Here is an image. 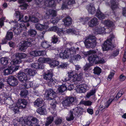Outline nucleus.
I'll use <instances>...</instances> for the list:
<instances>
[{
	"label": "nucleus",
	"mask_w": 126,
	"mask_h": 126,
	"mask_svg": "<svg viewBox=\"0 0 126 126\" xmlns=\"http://www.w3.org/2000/svg\"><path fill=\"white\" fill-rule=\"evenodd\" d=\"M47 99L49 100H52V103L51 104L52 105V107L53 110L55 109L56 107V104L57 102L56 100L54 99L56 95V93L51 89L47 90L45 93Z\"/></svg>",
	"instance_id": "f257e3e1"
},
{
	"label": "nucleus",
	"mask_w": 126,
	"mask_h": 126,
	"mask_svg": "<svg viewBox=\"0 0 126 126\" xmlns=\"http://www.w3.org/2000/svg\"><path fill=\"white\" fill-rule=\"evenodd\" d=\"M84 43L87 48L94 47L96 45L95 36L92 35H89L86 38Z\"/></svg>",
	"instance_id": "f03ea898"
},
{
	"label": "nucleus",
	"mask_w": 126,
	"mask_h": 126,
	"mask_svg": "<svg viewBox=\"0 0 126 126\" xmlns=\"http://www.w3.org/2000/svg\"><path fill=\"white\" fill-rule=\"evenodd\" d=\"M90 55L88 58V60L91 64L94 63L95 64H99L103 63L105 62L103 59L101 58L95 54H92Z\"/></svg>",
	"instance_id": "7ed1b4c3"
},
{
	"label": "nucleus",
	"mask_w": 126,
	"mask_h": 126,
	"mask_svg": "<svg viewBox=\"0 0 126 126\" xmlns=\"http://www.w3.org/2000/svg\"><path fill=\"white\" fill-rule=\"evenodd\" d=\"M76 53L75 49L73 48H71L69 50H65L63 53H61L60 56L63 59L68 58L70 55L75 54Z\"/></svg>",
	"instance_id": "20e7f679"
},
{
	"label": "nucleus",
	"mask_w": 126,
	"mask_h": 126,
	"mask_svg": "<svg viewBox=\"0 0 126 126\" xmlns=\"http://www.w3.org/2000/svg\"><path fill=\"white\" fill-rule=\"evenodd\" d=\"M25 27L24 24H18L14 26L13 30L15 34L16 35H18L24 30Z\"/></svg>",
	"instance_id": "39448f33"
},
{
	"label": "nucleus",
	"mask_w": 126,
	"mask_h": 126,
	"mask_svg": "<svg viewBox=\"0 0 126 126\" xmlns=\"http://www.w3.org/2000/svg\"><path fill=\"white\" fill-rule=\"evenodd\" d=\"M76 100V98L73 97H68L62 101V104L65 108L66 107L69 106Z\"/></svg>",
	"instance_id": "423d86ee"
},
{
	"label": "nucleus",
	"mask_w": 126,
	"mask_h": 126,
	"mask_svg": "<svg viewBox=\"0 0 126 126\" xmlns=\"http://www.w3.org/2000/svg\"><path fill=\"white\" fill-rule=\"evenodd\" d=\"M15 15L16 18H18V21L23 22H24L27 23L29 20V19L27 16H25L24 19L23 18V15L19 11H16L15 14Z\"/></svg>",
	"instance_id": "0eeeda50"
},
{
	"label": "nucleus",
	"mask_w": 126,
	"mask_h": 126,
	"mask_svg": "<svg viewBox=\"0 0 126 126\" xmlns=\"http://www.w3.org/2000/svg\"><path fill=\"white\" fill-rule=\"evenodd\" d=\"M89 89L87 85L83 84L78 85L76 89V91L79 93H84Z\"/></svg>",
	"instance_id": "6e6552de"
},
{
	"label": "nucleus",
	"mask_w": 126,
	"mask_h": 126,
	"mask_svg": "<svg viewBox=\"0 0 126 126\" xmlns=\"http://www.w3.org/2000/svg\"><path fill=\"white\" fill-rule=\"evenodd\" d=\"M7 81L9 85L13 86H15L18 84L17 79L13 76H9L8 77Z\"/></svg>",
	"instance_id": "1a4fd4ad"
},
{
	"label": "nucleus",
	"mask_w": 126,
	"mask_h": 126,
	"mask_svg": "<svg viewBox=\"0 0 126 126\" xmlns=\"http://www.w3.org/2000/svg\"><path fill=\"white\" fill-rule=\"evenodd\" d=\"M18 74V78L21 82L24 83V81L28 80V78L26 74L23 71H20Z\"/></svg>",
	"instance_id": "9d476101"
},
{
	"label": "nucleus",
	"mask_w": 126,
	"mask_h": 126,
	"mask_svg": "<svg viewBox=\"0 0 126 126\" xmlns=\"http://www.w3.org/2000/svg\"><path fill=\"white\" fill-rule=\"evenodd\" d=\"M32 45L31 41H24L21 46L19 47V49L20 50L23 51L25 50L27 47H31Z\"/></svg>",
	"instance_id": "9b49d317"
},
{
	"label": "nucleus",
	"mask_w": 126,
	"mask_h": 126,
	"mask_svg": "<svg viewBox=\"0 0 126 126\" xmlns=\"http://www.w3.org/2000/svg\"><path fill=\"white\" fill-rule=\"evenodd\" d=\"M109 29H105L103 27H96L94 29V33L95 34H101L104 32L107 33V31Z\"/></svg>",
	"instance_id": "f8f14e48"
},
{
	"label": "nucleus",
	"mask_w": 126,
	"mask_h": 126,
	"mask_svg": "<svg viewBox=\"0 0 126 126\" xmlns=\"http://www.w3.org/2000/svg\"><path fill=\"white\" fill-rule=\"evenodd\" d=\"M62 0H45L44 4L45 6L47 7H55L56 4L55 1H57L59 3Z\"/></svg>",
	"instance_id": "ddd939ff"
},
{
	"label": "nucleus",
	"mask_w": 126,
	"mask_h": 126,
	"mask_svg": "<svg viewBox=\"0 0 126 126\" xmlns=\"http://www.w3.org/2000/svg\"><path fill=\"white\" fill-rule=\"evenodd\" d=\"M109 40V39H107L102 46V47L104 51L108 50L111 49V43Z\"/></svg>",
	"instance_id": "4468645a"
},
{
	"label": "nucleus",
	"mask_w": 126,
	"mask_h": 126,
	"mask_svg": "<svg viewBox=\"0 0 126 126\" xmlns=\"http://www.w3.org/2000/svg\"><path fill=\"white\" fill-rule=\"evenodd\" d=\"M18 106L20 109H24L26 108L28 102L24 99H19L17 101Z\"/></svg>",
	"instance_id": "2eb2a0df"
},
{
	"label": "nucleus",
	"mask_w": 126,
	"mask_h": 126,
	"mask_svg": "<svg viewBox=\"0 0 126 126\" xmlns=\"http://www.w3.org/2000/svg\"><path fill=\"white\" fill-rule=\"evenodd\" d=\"M45 53V51L40 50H34L31 51L30 55L32 56L36 57L39 56H43Z\"/></svg>",
	"instance_id": "dca6fc26"
},
{
	"label": "nucleus",
	"mask_w": 126,
	"mask_h": 126,
	"mask_svg": "<svg viewBox=\"0 0 126 126\" xmlns=\"http://www.w3.org/2000/svg\"><path fill=\"white\" fill-rule=\"evenodd\" d=\"M86 8L89 13L92 15H93L95 12V9L93 3L89 4L86 7Z\"/></svg>",
	"instance_id": "f3484780"
},
{
	"label": "nucleus",
	"mask_w": 126,
	"mask_h": 126,
	"mask_svg": "<svg viewBox=\"0 0 126 126\" xmlns=\"http://www.w3.org/2000/svg\"><path fill=\"white\" fill-rule=\"evenodd\" d=\"M114 99V98L113 97L112 98H110L107 102L105 103L104 106L100 105L99 107L98 110H100V111H101L106 108H107Z\"/></svg>",
	"instance_id": "a211bd4d"
},
{
	"label": "nucleus",
	"mask_w": 126,
	"mask_h": 126,
	"mask_svg": "<svg viewBox=\"0 0 126 126\" xmlns=\"http://www.w3.org/2000/svg\"><path fill=\"white\" fill-rule=\"evenodd\" d=\"M98 23V19L94 17L88 22V25L89 27H93L97 25Z\"/></svg>",
	"instance_id": "6ab92c4d"
},
{
	"label": "nucleus",
	"mask_w": 126,
	"mask_h": 126,
	"mask_svg": "<svg viewBox=\"0 0 126 126\" xmlns=\"http://www.w3.org/2000/svg\"><path fill=\"white\" fill-rule=\"evenodd\" d=\"M105 25L108 27L109 28L113 27L114 26L113 23L110 20H106L104 22ZM112 31V29L110 28V31L107 32V33H109Z\"/></svg>",
	"instance_id": "aec40b11"
},
{
	"label": "nucleus",
	"mask_w": 126,
	"mask_h": 126,
	"mask_svg": "<svg viewBox=\"0 0 126 126\" xmlns=\"http://www.w3.org/2000/svg\"><path fill=\"white\" fill-rule=\"evenodd\" d=\"M24 71L30 76H33L37 73L35 70L31 68L26 69Z\"/></svg>",
	"instance_id": "412c9836"
},
{
	"label": "nucleus",
	"mask_w": 126,
	"mask_h": 126,
	"mask_svg": "<svg viewBox=\"0 0 126 126\" xmlns=\"http://www.w3.org/2000/svg\"><path fill=\"white\" fill-rule=\"evenodd\" d=\"M6 101L7 102L9 101V102H8V104L10 106L9 107V108L10 107V106H12V103H13V101L10 100H9L7 99H6ZM19 106H16L14 108L13 107H11V108L12 110H13V111L14 112H15V113H17L19 111Z\"/></svg>",
	"instance_id": "4be33fe9"
},
{
	"label": "nucleus",
	"mask_w": 126,
	"mask_h": 126,
	"mask_svg": "<svg viewBox=\"0 0 126 126\" xmlns=\"http://www.w3.org/2000/svg\"><path fill=\"white\" fill-rule=\"evenodd\" d=\"M63 21L65 26H69L72 23V19L71 18L68 16L63 19Z\"/></svg>",
	"instance_id": "5701e85b"
},
{
	"label": "nucleus",
	"mask_w": 126,
	"mask_h": 126,
	"mask_svg": "<svg viewBox=\"0 0 126 126\" xmlns=\"http://www.w3.org/2000/svg\"><path fill=\"white\" fill-rule=\"evenodd\" d=\"M36 111L38 113L41 115L46 114L47 113L46 109L44 106L38 108L37 109Z\"/></svg>",
	"instance_id": "b1692460"
},
{
	"label": "nucleus",
	"mask_w": 126,
	"mask_h": 126,
	"mask_svg": "<svg viewBox=\"0 0 126 126\" xmlns=\"http://www.w3.org/2000/svg\"><path fill=\"white\" fill-rule=\"evenodd\" d=\"M48 31H53L56 32L58 33L63 32L62 29L59 28L58 27L56 26H54L50 27L48 29Z\"/></svg>",
	"instance_id": "393cba45"
},
{
	"label": "nucleus",
	"mask_w": 126,
	"mask_h": 126,
	"mask_svg": "<svg viewBox=\"0 0 126 126\" xmlns=\"http://www.w3.org/2000/svg\"><path fill=\"white\" fill-rule=\"evenodd\" d=\"M71 57L69 59L70 62L73 63L74 61H78L81 58V56L78 54L73 56H71Z\"/></svg>",
	"instance_id": "a878e982"
},
{
	"label": "nucleus",
	"mask_w": 126,
	"mask_h": 126,
	"mask_svg": "<svg viewBox=\"0 0 126 126\" xmlns=\"http://www.w3.org/2000/svg\"><path fill=\"white\" fill-rule=\"evenodd\" d=\"M31 67L35 69H43L44 66L42 65L39 64L37 63H34L31 65Z\"/></svg>",
	"instance_id": "bb28decb"
},
{
	"label": "nucleus",
	"mask_w": 126,
	"mask_h": 126,
	"mask_svg": "<svg viewBox=\"0 0 126 126\" xmlns=\"http://www.w3.org/2000/svg\"><path fill=\"white\" fill-rule=\"evenodd\" d=\"M15 55L16 58H18L20 60L25 58L27 56L26 54L23 53H17L15 54Z\"/></svg>",
	"instance_id": "cd10ccee"
},
{
	"label": "nucleus",
	"mask_w": 126,
	"mask_h": 126,
	"mask_svg": "<svg viewBox=\"0 0 126 126\" xmlns=\"http://www.w3.org/2000/svg\"><path fill=\"white\" fill-rule=\"evenodd\" d=\"M96 16L100 20L104 19L105 17V15L101 13L99 10L97 11Z\"/></svg>",
	"instance_id": "c85d7f7f"
},
{
	"label": "nucleus",
	"mask_w": 126,
	"mask_h": 126,
	"mask_svg": "<svg viewBox=\"0 0 126 126\" xmlns=\"http://www.w3.org/2000/svg\"><path fill=\"white\" fill-rule=\"evenodd\" d=\"M43 102L42 99L41 98H38L34 102V104L35 106L39 107L42 106Z\"/></svg>",
	"instance_id": "c756f323"
},
{
	"label": "nucleus",
	"mask_w": 126,
	"mask_h": 126,
	"mask_svg": "<svg viewBox=\"0 0 126 126\" xmlns=\"http://www.w3.org/2000/svg\"><path fill=\"white\" fill-rule=\"evenodd\" d=\"M72 112L73 114L75 115V116L77 117L80 115L81 111H80L78 107H76L73 109Z\"/></svg>",
	"instance_id": "7c9ffc66"
},
{
	"label": "nucleus",
	"mask_w": 126,
	"mask_h": 126,
	"mask_svg": "<svg viewBox=\"0 0 126 126\" xmlns=\"http://www.w3.org/2000/svg\"><path fill=\"white\" fill-rule=\"evenodd\" d=\"M56 82V80L54 78H51L50 79L47 80V83L50 86H51L54 85L55 83Z\"/></svg>",
	"instance_id": "2f4dec72"
},
{
	"label": "nucleus",
	"mask_w": 126,
	"mask_h": 126,
	"mask_svg": "<svg viewBox=\"0 0 126 126\" xmlns=\"http://www.w3.org/2000/svg\"><path fill=\"white\" fill-rule=\"evenodd\" d=\"M118 0H111L110 3L111 8L112 10H114L117 7V4L116 2Z\"/></svg>",
	"instance_id": "473e14b6"
},
{
	"label": "nucleus",
	"mask_w": 126,
	"mask_h": 126,
	"mask_svg": "<svg viewBox=\"0 0 126 126\" xmlns=\"http://www.w3.org/2000/svg\"><path fill=\"white\" fill-rule=\"evenodd\" d=\"M57 13V12L55 10L49 9L47 11L46 14L49 16L52 15V16L54 17L56 16Z\"/></svg>",
	"instance_id": "72a5a7b5"
},
{
	"label": "nucleus",
	"mask_w": 126,
	"mask_h": 126,
	"mask_svg": "<svg viewBox=\"0 0 126 126\" xmlns=\"http://www.w3.org/2000/svg\"><path fill=\"white\" fill-rule=\"evenodd\" d=\"M28 33H29V36L32 37H33L36 35L37 32L34 30L30 29L28 30Z\"/></svg>",
	"instance_id": "f704fd0d"
},
{
	"label": "nucleus",
	"mask_w": 126,
	"mask_h": 126,
	"mask_svg": "<svg viewBox=\"0 0 126 126\" xmlns=\"http://www.w3.org/2000/svg\"><path fill=\"white\" fill-rule=\"evenodd\" d=\"M9 59L8 57H2L0 59L1 63L4 65H6L8 63Z\"/></svg>",
	"instance_id": "c9c22d12"
},
{
	"label": "nucleus",
	"mask_w": 126,
	"mask_h": 126,
	"mask_svg": "<svg viewBox=\"0 0 126 126\" xmlns=\"http://www.w3.org/2000/svg\"><path fill=\"white\" fill-rule=\"evenodd\" d=\"M14 70L13 69L10 68L4 69L3 70L4 75H5L12 74Z\"/></svg>",
	"instance_id": "e433bc0d"
},
{
	"label": "nucleus",
	"mask_w": 126,
	"mask_h": 126,
	"mask_svg": "<svg viewBox=\"0 0 126 126\" xmlns=\"http://www.w3.org/2000/svg\"><path fill=\"white\" fill-rule=\"evenodd\" d=\"M73 114L72 111H70L69 113V114L66 117V120L68 121H70L73 120L74 118Z\"/></svg>",
	"instance_id": "4c0bfd02"
},
{
	"label": "nucleus",
	"mask_w": 126,
	"mask_h": 126,
	"mask_svg": "<svg viewBox=\"0 0 126 126\" xmlns=\"http://www.w3.org/2000/svg\"><path fill=\"white\" fill-rule=\"evenodd\" d=\"M67 89V87L65 85L60 86L58 89V90L59 93H62Z\"/></svg>",
	"instance_id": "58836bf2"
},
{
	"label": "nucleus",
	"mask_w": 126,
	"mask_h": 126,
	"mask_svg": "<svg viewBox=\"0 0 126 126\" xmlns=\"http://www.w3.org/2000/svg\"><path fill=\"white\" fill-rule=\"evenodd\" d=\"M54 119L53 117L49 116L47 118V121L45 124L46 126H47L50 124L52 122Z\"/></svg>",
	"instance_id": "ea45409f"
},
{
	"label": "nucleus",
	"mask_w": 126,
	"mask_h": 126,
	"mask_svg": "<svg viewBox=\"0 0 126 126\" xmlns=\"http://www.w3.org/2000/svg\"><path fill=\"white\" fill-rule=\"evenodd\" d=\"M53 74L51 72H49L46 73L44 76V78L47 80L52 78Z\"/></svg>",
	"instance_id": "a19ab883"
},
{
	"label": "nucleus",
	"mask_w": 126,
	"mask_h": 126,
	"mask_svg": "<svg viewBox=\"0 0 126 126\" xmlns=\"http://www.w3.org/2000/svg\"><path fill=\"white\" fill-rule=\"evenodd\" d=\"M51 42L52 43L55 44L59 43L60 41L59 39L57 36L54 35L52 37Z\"/></svg>",
	"instance_id": "79ce46f5"
},
{
	"label": "nucleus",
	"mask_w": 126,
	"mask_h": 126,
	"mask_svg": "<svg viewBox=\"0 0 126 126\" xmlns=\"http://www.w3.org/2000/svg\"><path fill=\"white\" fill-rule=\"evenodd\" d=\"M48 63L51 67H53L58 65H59V62L58 61L54 60L52 62H49Z\"/></svg>",
	"instance_id": "37998d69"
},
{
	"label": "nucleus",
	"mask_w": 126,
	"mask_h": 126,
	"mask_svg": "<svg viewBox=\"0 0 126 126\" xmlns=\"http://www.w3.org/2000/svg\"><path fill=\"white\" fill-rule=\"evenodd\" d=\"M22 83V86L24 88L28 89L31 87V82L30 81H24V83Z\"/></svg>",
	"instance_id": "c03bdc74"
},
{
	"label": "nucleus",
	"mask_w": 126,
	"mask_h": 126,
	"mask_svg": "<svg viewBox=\"0 0 126 126\" xmlns=\"http://www.w3.org/2000/svg\"><path fill=\"white\" fill-rule=\"evenodd\" d=\"M29 20V21L35 23L38 22L39 20L38 19L33 16H30Z\"/></svg>",
	"instance_id": "a18cd8bd"
},
{
	"label": "nucleus",
	"mask_w": 126,
	"mask_h": 126,
	"mask_svg": "<svg viewBox=\"0 0 126 126\" xmlns=\"http://www.w3.org/2000/svg\"><path fill=\"white\" fill-rule=\"evenodd\" d=\"M92 102L89 101H84L83 100H81L79 103V104H84L86 106H90L92 104Z\"/></svg>",
	"instance_id": "49530a36"
},
{
	"label": "nucleus",
	"mask_w": 126,
	"mask_h": 126,
	"mask_svg": "<svg viewBox=\"0 0 126 126\" xmlns=\"http://www.w3.org/2000/svg\"><path fill=\"white\" fill-rule=\"evenodd\" d=\"M94 74L99 75L101 72V69L98 67H95L94 69Z\"/></svg>",
	"instance_id": "de8ad7c7"
},
{
	"label": "nucleus",
	"mask_w": 126,
	"mask_h": 126,
	"mask_svg": "<svg viewBox=\"0 0 126 126\" xmlns=\"http://www.w3.org/2000/svg\"><path fill=\"white\" fill-rule=\"evenodd\" d=\"M13 36V34L11 32H8L6 34V38L7 40H11Z\"/></svg>",
	"instance_id": "09e8293b"
},
{
	"label": "nucleus",
	"mask_w": 126,
	"mask_h": 126,
	"mask_svg": "<svg viewBox=\"0 0 126 126\" xmlns=\"http://www.w3.org/2000/svg\"><path fill=\"white\" fill-rule=\"evenodd\" d=\"M28 93V91L26 90H23L20 92V95L22 97H25L27 95Z\"/></svg>",
	"instance_id": "8fccbe9b"
},
{
	"label": "nucleus",
	"mask_w": 126,
	"mask_h": 126,
	"mask_svg": "<svg viewBox=\"0 0 126 126\" xmlns=\"http://www.w3.org/2000/svg\"><path fill=\"white\" fill-rule=\"evenodd\" d=\"M16 58V59L13 60L11 62L12 63H13V64L15 65L16 64H19L21 62V60L19 59L18 58Z\"/></svg>",
	"instance_id": "3c124183"
},
{
	"label": "nucleus",
	"mask_w": 126,
	"mask_h": 126,
	"mask_svg": "<svg viewBox=\"0 0 126 126\" xmlns=\"http://www.w3.org/2000/svg\"><path fill=\"white\" fill-rule=\"evenodd\" d=\"M42 47L44 48H47L50 47L48 42L46 41L43 42L41 44Z\"/></svg>",
	"instance_id": "603ef678"
},
{
	"label": "nucleus",
	"mask_w": 126,
	"mask_h": 126,
	"mask_svg": "<svg viewBox=\"0 0 126 126\" xmlns=\"http://www.w3.org/2000/svg\"><path fill=\"white\" fill-rule=\"evenodd\" d=\"M77 76V75H75L73 77L68 78V81L70 80V81L72 83L76 81V78Z\"/></svg>",
	"instance_id": "864d4df0"
},
{
	"label": "nucleus",
	"mask_w": 126,
	"mask_h": 126,
	"mask_svg": "<svg viewBox=\"0 0 126 126\" xmlns=\"http://www.w3.org/2000/svg\"><path fill=\"white\" fill-rule=\"evenodd\" d=\"M62 122V119L60 118H57L55 121V124L56 125L60 124Z\"/></svg>",
	"instance_id": "5fc2aeb1"
},
{
	"label": "nucleus",
	"mask_w": 126,
	"mask_h": 126,
	"mask_svg": "<svg viewBox=\"0 0 126 126\" xmlns=\"http://www.w3.org/2000/svg\"><path fill=\"white\" fill-rule=\"evenodd\" d=\"M95 93L94 90H92L87 94L86 96L87 97L89 98L91 96L93 95Z\"/></svg>",
	"instance_id": "6e6d98bb"
},
{
	"label": "nucleus",
	"mask_w": 126,
	"mask_h": 126,
	"mask_svg": "<svg viewBox=\"0 0 126 126\" xmlns=\"http://www.w3.org/2000/svg\"><path fill=\"white\" fill-rule=\"evenodd\" d=\"M42 25L37 23L36 24V27L37 29L40 30H43Z\"/></svg>",
	"instance_id": "4d7b16f0"
},
{
	"label": "nucleus",
	"mask_w": 126,
	"mask_h": 126,
	"mask_svg": "<svg viewBox=\"0 0 126 126\" xmlns=\"http://www.w3.org/2000/svg\"><path fill=\"white\" fill-rule=\"evenodd\" d=\"M126 79V77L123 74H122L119 77V80L121 81H123L125 80Z\"/></svg>",
	"instance_id": "13d9d810"
},
{
	"label": "nucleus",
	"mask_w": 126,
	"mask_h": 126,
	"mask_svg": "<svg viewBox=\"0 0 126 126\" xmlns=\"http://www.w3.org/2000/svg\"><path fill=\"white\" fill-rule=\"evenodd\" d=\"M68 78L73 77L75 75H77L76 74H74V72L72 71H70L69 72H68Z\"/></svg>",
	"instance_id": "bf43d9fd"
},
{
	"label": "nucleus",
	"mask_w": 126,
	"mask_h": 126,
	"mask_svg": "<svg viewBox=\"0 0 126 126\" xmlns=\"http://www.w3.org/2000/svg\"><path fill=\"white\" fill-rule=\"evenodd\" d=\"M5 19V17H2L0 19V26L1 27L4 25V22Z\"/></svg>",
	"instance_id": "052dcab7"
},
{
	"label": "nucleus",
	"mask_w": 126,
	"mask_h": 126,
	"mask_svg": "<svg viewBox=\"0 0 126 126\" xmlns=\"http://www.w3.org/2000/svg\"><path fill=\"white\" fill-rule=\"evenodd\" d=\"M59 20V18L58 17H57L54 19H51V21L55 25L58 23Z\"/></svg>",
	"instance_id": "680f3d73"
},
{
	"label": "nucleus",
	"mask_w": 126,
	"mask_h": 126,
	"mask_svg": "<svg viewBox=\"0 0 126 126\" xmlns=\"http://www.w3.org/2000/svg\"><path fill=\"white\" fill-rule=\"evenodd\" d=\"M38 120L35 118L33 117L32 122L33 124V125H36L38 123Z\"/></svg>",
	"instance_id": "e2e57ef3"
},
{
	"label": "nucleus",
	"mask_w": 126,
	"mask_h": 126,
	"mask_svg": "<svg viewBox=\"0 0 126 126\" xmlns=\"http://www.w3.org/2000/svg\"><path fill=\"white\" fill-rule=\"evenodd\" d=\"M67 64L66 63H61L59 66V67L63 68H65L67 67Z\"/></svg>",
	"instance_id": "0e129e2a"
},
{
	"label": "nucleus",
	"mask_w": 126,
	"mask_h": 126,
	"mask_svg": "<svg viewBox=\"0 0 126 126\" xmlns=\"http://www.w3.org/2000/svg\"><path fill=\"white\" fill-rule=\"evenodd\" d=\"M23 120L24 123L28 125L31 126H33V125L32 121H27L25 122L24 119H23Z\"/></svg>",
	"instance_id": "69168bd1"
},
{
	"label": "nucleus",
	"mask_w": 126,
	"mask_h": 126,
	"mask_svg": "<svg viewBox=\"0 0 126 126\" xmlns=\"http://www.w3.org/2000/svg\"><path fill=\"white\" fill-rule=\"evenodd\" d=\"M90 67V65L89 64H86L83 67V70L85 71H86L88 70Z\"/></svg>",
	"instance_id": "338daca9"
},
{
	"label": "nucleus",
	"mask_w": 126,
	"mask_h": 126,
	"mask_svg": "<svg viewBox=\"0 0 126 126\" xmlns=\"http://www.w3.org/2000/svg\"><path fill=\"white\" fill-rule=\"evenodd\" d=\"M114 74V72H111L108 76V79H109L110 80H111L112 78L113 77Z\"/></svg>",
	"instance_id": "774afa93"
}]
</instances>
